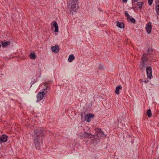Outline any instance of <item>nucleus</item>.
Instances as JSON below:
<instances>
[{"instance_id": "nucleus-1", "label": "nucleus", "mask_w": 159, "mask_h": 159, "mask_svg": "<svg viewBox=\"0 0 159 159\" xmlns=\"http://www.w3.org/2000/svg\"><path fill=\"white\" fill-rule=\"evenodd\" d=\"M44 136L42 129L39 130H35L34 133V137L35 141L34 143L36 147L38 148L40 146V143L39 140L40 137Z\"/></svg>"}, {"instance_id": "nucleus-2", "label": "nucleus", "mask_w": 159, "mask_h": 159, "mask_svg": "<svg viewBox=\"0 0 159 159\" xmlns=\"http://www.w3.org/2000/svg\"><path fill=\"white\" fill-rule=\"evenodd\" d=\"M46 88L43 89V92H40L38 93L37 96V102H38L42 100L44 97V95H45L46 93H47V89L48 88L47 84L46 85Z\"/></svg>"}, {"instance_id": "nucleus-3", "label": "nucleus", "mask_w": 159, "mask_h": 159, "mask_svg": "<svg viewBox=\"0 0 159 159\" xmlns=\"http://www.w3.org/2000/svg\"><path fill=\"white\" fill-rule=\"evenodd\" d=\"M148 59L147 57H146V54L144 53L143 55L142 59V61L140 62L139 65L140 69L143 70L146 66L147 64L145 63Z\"/></svg>"}, {"instance_id": "nucleus-4", "label": "nucleus", "mask_w": 159, "mask_h": 159, "mask_svg": "<svg viewBox=\"0 0 159 159\" xmlns=\"http://www.w3.org/2000/svg\"><path fill=\"white\" fill-rule=\"evenodd\" d=\"M78 0H70V4L72 10L76 11V7L78 5Z\"/></svg>"}, {"instance_id": "nucleus-5", "label": "nucleus", "mask_w": 159, "mask_h": 159, "mask_svg": "<svg viewBox=\"0 0 159 159\" xmlns=\"http://www.w3.org/2000/svg\"><path fill=\"white\" fill-rule=\"evenodd\" d=\"M146 70L148 77L151 79L152 77V68L150 67H148Z\"/></svg>"}, {"instance_id": "nucleus-6", "label": "nucleus", "mask_w": 159, "mask_h": 159, "mask_svg": "<svg viewBox=\"0 0 159 159\" xmlns=\"http://www.w3.org/2000/svg\"><path fill=\"white\" fill-rule=\"evenodd\" d=\"M95 132H96L97 135L98 136H103V135L106 136V135L102 131L101 129L97 128L95 129Z\"/></svg>"}, {"instance_id": "nucleus-7", "label": "nucleus", "mask_w": 159, "mask_h": 159, "mask_svg": "<svg viewBox=\"0 0 159 159\" xmlns=\"http://www.w3.org/2000/svg\"><path fill=\"white\" fill-rule=\"evenodd\" d=\"M94 115L92 114H89L86 115L85 116V119L87 122H89L91 118L94 117Z\"/></svg>"}, {"instance_id": "nucleus-8", "label": "nucleus", "mask_w": 159, "mask_h": 159, "mask_svg": "<svg viewBox=\"0 0 159 159\" xmlns=\"http://www.w3.org/2000/svg\"><path fill=\"white\" fill-rule=\"evenodd\" d=\"M59 47L57 45H56L54 46H52L51 47V50L53 52L55 53H57L59 50Z\"/></svg>"}, {"instance_id": "nucleus-9", "label": "nucleus", "mask_w": 159, "mask_h": 159, "mask_svg": "<svg viewBox=\"0 0 159 159\" xmlns=\"http://www.w3.org/2000/svg\"><path fill=\"white\" fill-rule=\"evenodd\" d=\"M7 136L5 134L0 136V143L6 142L7 140Z\"/></svg>"}, {"instance_id": "nucleus-10", "label": "nucleus", "mask_w": 159, "mask_h": 159, "mask_svg": "<svg viewBox=\"0 0 159 159\" xmlns=\"http://www.w3.org/2000/svg\"><path fill=\"white\" fill-rule=\"evenodd\" d=\"M146 30L148 34H150L151 32L152 26L151 23H148L147 25Z\"/></svg>"}, {"instance_id": "nucleus-11", "label": "nucleus", "mask_w": 159, "mask_h": 159, "mask_svg": "<svg viewBox=\"0 0 159 159\" xmlns=\"http://www.w3.org/2000/svg\"><path fill=\"white\" fill-rule=\"evenodd\" d=\"M156 10L157 13L159 15V0H155Z\"/></svg>"}, {"instance_id": "nucleus-12", "label": "nucleus", "mask_w": 159, "mask_h": 159, "mask_svg": "<svg viewBox=\"0 0 159 159\" xmlns=\"http://www.w3.org/2000/svg\"><path fill=\"white\" fill-rule=\"evenodd\" d=\"M146 54V53H145ZM153 54V52L152 49L149 48L148 50V53L146 54V57L147 55H149L150 57H152Z\"/></svg>"}, {"instance_id": "nucleus-13", "label": "nucleus", "mask_w": 159, "mask_h": 159, "mask_svg": "<svg viewBox=\"0 0 159 159\" xmlns=\"http://www.w3.org/2000/svg\"><path fill=\"white\" fill-rule=\"evenodd\" d=\"M53 26L55 28L54 30V32H55V33L58 32V27L57 22L55 21H54L53 24Z\"/></svg>"}, {"instance_id": "nucleus-14", "label": "nucleus", "mask_w": 159, "mask_h": 159, "mask_svg": "<svg viewBox=\"0 0 159 159\" xmlns=\"http://www.w3.org/2000/svg\"><path fill=\"white\" fill-rule=\"evenodd\" d=\"M1 43L2 45V46L3 47H5L8 45H10V42L9 41H2Z\"/></svg>"}, {"instance_id": "nucleus-15", "label": "nucleus", "mask_w": 159, "mask_h": 159, "mask_svg": "<svg viewBox=\"0 0 159 159\" xmlns=\"http://www.w3.org/2000/svg\"><path fill=\"white\" fill-rule=\"evenodd\" d=\"M122 86L121 85H118L117 86L116 88V90L115 91V93L116 94H118L120 93L119 90L122 89Z\"/></svg>"}, {"instance_id": "nucleus-16", "label": "nucleus", "mask_w": 159, "mask_h": 159, "mask_svg": "<svg viewBox=\"0 0 159 159\" xmlns=\"http://www.w3.org/2000/svg\"><path fill=\"white\" fill-rule=\"evenodd\" d=\"M75 58V57L73 55H70L69 56L68 61L69 62H71Z\"/></svg>"}, {"instance_id": "nucleus-17", "label": "nucleus", "mask_w": 159, "mask_h": 159, "mask_svg": "<svg viewBox=\"0 0 159 159\" xmlns=\"http://www.w3.org/2000/svg\"><path fill=\"white\" fill-rule=\"evenodd\" d=\"M116 25L118 27L121 28H123L124 26V24L123 22H118L117 23Z\"/></svg>"}, {"instance_id": "nucleus-18", "label": "nucleus", "mask_w": 159, "mask_h": 159, "mask_svg": "<svg viewBox=\"0 0 159 159\" xmlns=\"http://www.w3.org/2000/svg\"><path fill=\"white\" fill-rule=\"evenodd\" d=\"M84 135L85 137H89V136H90V138H93L94 139L95 136L94 135H92L91 134H88L86 132L84 133Z\"/></svg>"}, {"instance_id": "nucleus-19", "label": "nucleus", "mask_w": 159, "mask_h": 159, "mask_svg": "<svg viewBox=\"0 0 159 159\" xmlns=\"http://www.w3.org/2000/svg\"><path fill=\"white\" fill-rule=\"evenodd\" d=\"M30 57L31 59H34L36 58L35 53L34 52L31 53L30 55Z\"/></svg>"}, {"instance_id": "nucleus-20", "label": "nucleus", "mask_w": 159, "mask_h": 159, "mask_svg": "<svg viewBox=\"0 0 159 159\" xmlns=\"http://www.w3.org/2000/svg\"><path fill=\"white\" fill-rule=\"evenodd\" d=\"M143 3L141 2H138L137 3V5L140 9H141L143 5Z\"/></svg>"}, {"instance_id": "nucleus-21", "label": "nucleus", "mask_w": 159, "mask_h": 159, "mask_svg": "<svg viewBox=\"0 0 159 159\" xmlns=\"http://www.w3.org/2000/svg\"><path fill=\"white\" fill-rule=\"evenodd\" d=\"M125 16L126 17H127V20H130V16L128 13V12L127 11H125Z\"/></svg>"}, {"instance_id": "nucleus-22", "label": "nucleus", "mask_w": 159, "mask_h": 159, "mask_svg": "<svg viewBox=\"0 0 159 159\" xmlns=\"http://www.w3.org/2000/svg\"><path fill=\"white\" fill-rule=\"evenodd\" d=\"M125 16L126 17H127V20H130V16L128 13V12L127 11H125Z\"/></svg>"}, {"instance_id": "nucleus-23", "label": "nucleus", "mask_w": 159, "mask_h": 159, "mask_svg": "<svg viewBox=\"0 0 159 159\" xmlns=\"http://www.w3.org/2000/svg\"><path fill=\"white\" fill-rule=\"evenodd\" d=\"M147 113L148 114V116L149 117H150L152 116V114L151 113V110L150 109L148 110Z\"/></svg>"}, {"instance_id": "nucleus-24", "label": "nucleus", "mask_w": 159, "mask_h": 159, "mask_svg": "<svg viewBox=\"0 0 159 159\" xmlns=\"http://www.w3.org/2000/svg\"><path fill=\"white\" fill-rule=\"evenodd\" d=\"M128 20L130 21L132 23H134L135 22V20L134 18H130V20Z\"/></svg>"}, {"instance_id": "nucleus-25", "label": "nucleus", "mask_w": 159, "mask_h": 159, "mask_svg": "<svg viewBox=\"0 0 159 159\" xmlns=\"http://www.w3.org/2000/svg\"><path fill=\"white\" fill-rule=\"evenodd\" d=\"M148 3L149 5H151L152 4L153 0H148Z\"/></svg>"}, {"instance_id": "nucleus-26", "label": "nucleus", "mask_w": 159, "mask_h": 159, "mask_svg": "<svg viewBox=\"0 0 159 159\" xmlns=\"http://www.w3.org/2000/svg\"><path fill=\"white\" fill-rule=\"evenodd\" d=\"M139 0H133L132 1V4H133L134 2H138Z\"/></svg>"}, {"instance_id": "nucleus-27", "label": "nucleus", "mask_w": 159, "mask_h": 159, "mask_svg": "<svg viewBox=\"0 0 159 159\" xmlns=\"http://www.w3.org/2000/svg\"><path fill=\"white\" fill-rule=\"evenodd\" d=\"M127 0H122V2L123 3H125L127 2Z\"/></svg>"}, {"instance_id": "nucleus-28", "label": "nucleus", "mask_w": 159, "mask_h": 159, "mask_svg": "<svg viewBox=\"0 0 159 159\" xmlns=\"http://www.w3.org/2000/svg\"><path fill=\"white\" fill-rule=\"evenodd\" d=\"M100 69H102L103 68L102 66H100L99 68Z\"/></svg>"}, {"instance_id": "nucleus-29", "label": "nucleus", "mask_w": 159, "mask_h": 159, "mask_svg": "<svg viewBox=\"0 0 159 159\" xmlns=\"http://www.w3.org/2000/svg\"><path fill=\"white\" fill-rule=\"evenodd\" d=\"M69 13L70 14H71L72 15H73V12L72 11H70Z\"/></svg>"}, {"instance_id": "nucleus-30", "label": "nucleus", "mask_w": 159, "mask_h": 159, "mask_svg": "<svg viewBox=\"0 0 159 159\" xmlns=\"http://www.w3.org/2000/svg\"><path fill=\"white\" fill-rule=\"evenodd\" d=\"M148 81V80H145V81H144L143 82L145 83H147V82Z\"/></svg>"}, {"instance_id": "nucleus-31", "label": "nucleus", "mask_w": 159, "mask_h": 159, "mask_svg": "<svg viewBox=\"0 0 159 159\" xmlns=\"http://www.w3.org/2000/svg\"><path fill=\"white\" fill-rule=\"evenodd\" d=\"M81 117H82V114L81 115Z\"/></svg>"}]
</instances>
